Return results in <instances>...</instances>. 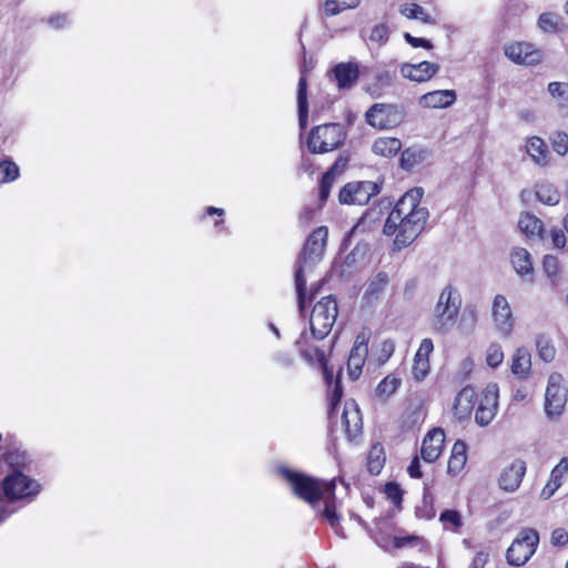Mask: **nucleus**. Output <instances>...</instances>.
Listing matches in <instances>:
<instances>
[{"label": "nucleus", "instance_id": "dca6fc26", "mask_svg": "<svg viewBox=\"0 0 568 568\" xmlns=\"http://www.w3.org/2000/svg\"><path fill=\"white\" fill-rule=\"evenodd\" d=\"M445 443V433L442 428H434L429 430L423 442L420 447V456L426 463L436 462L442 453Z\"/></svg>", "mask_w": 568, "mask_h": 568}, {"label": "nucleus", "instance_id": "a878e982", "mask_svg": "<svg viewBox=\"0 0 568 568\" xmlns=\"http://www.w3.org/2000/svg\"><path fill=\"white\" fill-rule=\"evenodd\" d=\"M511 373L519 377L526 378L531 369V355L525 347L515 351L511 359Z\"/></svg>", "mask_w": 568, "mask_h": 568}, {"label": "nucleus", "instance_id": "4be33fe9", "mask_svg": "<svg viewBox=\"0 0 568 568\" xmlns=\"http://www.w3.org/2000/svg\"><path fill=\"white\" fill-rule=\"evenodd\" d=\"M476 392L473 387H464L456 396L454 403V414L458 419H464L470 415L475 405Z\"/></svg>", "mask_w": 568, "mask_h": 568}, {"label": "nucleus", "instance_id": "338daca9", "mask_svg": "<svg viewBox=\"0 0 568 568\" xmlns=\"http://www.w3.org/2000/svg\"><path fill=\"white\" fill-rule=\"evenodd\" d=\"M394 349H395V347H394L393 342H390V341L383 342L382 352L387 358L393 354Z\"/></svg>", "mask_w": 568, "mask_h": 568}, {"label": "nucleus", "instance_id": "4c0bfd02", "mask_svg": "<svg viewBox=\"0 0 568 568\" xmlns=\"http://www.w3.org/2000/svg\"><path fill=\"white\" fill-rule=\"evenodd\" d=\"M19 175L20 170L17 163L8 158L0 161V184L13 182Z\"/></svg>", "mask_w": 568, "mask_h": 568}, {"label": "nucleus", "instance_id": "b1692460", "mask_svg": "<svg viewBox=\"0 0 568 568\" xmlns=\"http://www.w3.org/2000/svg\"><path fill=\"white\" fill-rule=\"evenodd\" d=\"M397 10L403 17L409 20H418L426 24L436 23V19L429 14L422 6L415 2L399 3Z\"/></svg>", "mask_w": 568, "mask_h": 568}, {"label": "nucleus", "instance_id": "79ce46f5", "mask_svg": "<svg viewBox=\"0 0 568 568\" xmlns=\"http://www.w3.org/2000/svg\"><path fill=\"white\" fill-rule=\"evenodd\" d=\"M359 0H326L324 10L327 16H335L346 9H353L357 7Z\"/></svg>", "mask_w": 568, "mask_h": 568}, {"label": "nucleus", "instance_id": "5fc2aeb1", "mask_svg": "<svg viewBox=\"0 0 568 568\" xmlns=\"http://www.w3.org/2000/svg\"><path fill=\"white\" fill-rule=\"evenodd\" d=\"M433 351H434L433 341L430 338H424L419 344V347L415 354V357L428 358L429 355L433 353Z\"/></svg>", "mask_w": 568, "mask_h": 568}, {"label": "nucleus", "instance_id": "412c9836", "mask_svg": "<svg viewBox=\"0 0 568 568\" xmlns=\"http://www.w3.org/2000/svg\"><path fill=\"white\" fill-rule=\"evenodd\" d=\"M333 74L339 90L351 89L358 80V65L352 62L338 63L333 69Z\"/></svg>", "mask_w": 568, "mask_h": 568}, {"label": "nucleus", "instance_id": "0e129e2a", "mask_svg": "<svg viewBox=\"0 0 568 568\" xmlns=\"http://www.w3.org/2000/svg\"><path fill=\"white\" fill-rule=\"evenodd\" d=\"M345 166H346V160L338 158L335 161V163L333 164V166L327 172H332V178L335 179L336 174L343 172Z\"/></svg>", "mask_w": 568, "mask_h": 568}, {"label": "nucleus", "instance_id": "9d476101", "mask_svg": "<svg viewBox=\"0 0 568 568\" xmlns=\"http://www.w3.org/2000/svg\"><path fill=\"white\" fill-rule=\"evenodd\" d=\"M379 193V187L371 181L351 182L342 187L338 194L342 204L364 205Z\"/></svg>", "mask_w": 568, "mask_h": 568}, {"label": "nucleus", "instance_id": "1a4fd4ad", "mask_svg": "<svg viewBox=\"0 0 568 568\" xmlns=\"http://www.w3.org/2000/svg\"><path fill=\"white\" fill-rule=\"evenodd\" d=\"M368 125L378 130H388L398 126L404 120V112L394 104L375 103L365 114Z\"/></svg>", "mask_w": 568, "mask_h": 568}, {"label": "nucleus", "instance_id": "9b49d317", "mask_svg": "<svg viewBox=\"0 0 568 568\" xmlns=\"http://www.w3.org/2000/svg\"><path fill=\"white\" fill-rule=\"evenodd\" d=\"M3 490L6 496L13 500L37 495L40 491V486L24 474L13 471L4 478Z\"/></svg>", "mask_w": 568, "mask_h": 568}, {"label": "nucleus", "instance_id": "e2e57ef3", "mask_svg": "<svg viewBox=\"0 0 568 568\" xmlns=\"http://www.w3.org/2000/svg\"><path fill=\"white\" fill-rule=\"evenodd\" d=\"M474 368V361L470 357H466L460 364V374L464 378H467Z\"/></svg>", "mask_w": 568, "mask_h": 568}, {"label": "nucleus", "instance_id": "09e8293b", "mask_svg": "<svg viewBox=\"0 0 568 568\" xmlns=\"http://www.w3.org/2000/svg\"><path fill=\"white\" fill-rule=\"evenodd\" d=\"M542 266H544L546 274L550 278L556 280L558 277V275L560 273V265H559V261L556 256L546 255L544 257Z\"/></svg>", "mask_w": 568, "mask_h": 568}, {"label": "nucleus", "instance_id": "6e6d98bb", "mask_svg": "<svg viewBox=\"0 0 568 568\" xmlns=\"http://www.w3.org/2000/svg\"><path fill=\"white\" fill-rule=\"evenodd\" d=\"M551 544L554 546H565L568 544V532L564 528H556L551 532Z\"/></svg>", "mask_w": 568, "mask_h": 568}, {"label": "nucleus", "instance_id": "37998d69", "mask_svg": "<svg viewBox=\"0 0 568 568\" xmlns=\"http://www.w3.org/2000/svg\"><path fill=\"white\" fill-rule=\"evenodd\" d=\"M400 385V379L395 375H387L383 381L377 385L376 394L379 397H389L393 395Z\"/></svg>", "mask_w": 568, "mask_h": 568}, {"label": "nucleus", "instance_id": "774afa93", "mask_svg": "<svg viewBox=\"0 0 568 568\" xmlns=\"http://www.w3.org/2000/svg\"><path fill=\"white\" fill-rule=\"evenodd\" d=\"M315 213H316V211L314 209L306 207L301 213V220L304 222H310L313 219V216L315 215Z\"/></svg>", "mask_w": 568, "mask_h": 568}, {"label": "nucleus", "instance_id": "6e6552de", "mask_svg": "<svg viewBox=\"0 0 568 568\" xmlns=\"http://www.w3.org/2000/svg\"><path fill=\"white\" fill-rule=\"evenodd\" d=\"M539 542L538 532L531 528L523 529L507 549L509 565L520 567L535 554Z\"/></svg>", "mask_w": 568, "mask_h": 568}, {"label": "nucleus", "instance_id": "72a5a7b5", "mask_svg": "<svg viewBox=\"0 0 568 568\" xmlns=\"http://www.w3.org/2000/svg\"><path fill=\"white\" fill-rule=\"evenodd\" d=\"M297 106L300 126L304 130L307 125L308 105H307V87L304 77H301L297 89Z\"/></svg>", "mask_w": 568, "mask_h": 568}, {"label": "nucleus", "instance_id": "0eeeda50", "mask_svg": "<svg viewBox=\"0 0 568 568\" xmlns=\"http://www.w3.org/2000/svg\"><path fill=\"white\" fill-rule=\"evenodd\" d=\"M567 398L568 390L561 374L551 373L548 377L544 403L545 413L549 419L557 420L562 415Z\"/></svg>", "mask_w": 568, "mask_h": 568}, {"label": "nucleus", "instance_id": "c9c22d12", "mask_svg": "<svg viewBox=\"0 0 568 568\" xmlns=\"http://www.w3.org/2000/svg\"><path fill=\"white\" fill-rule=\"evenodd\" d=\"M536 348L538 356L546 363L554 361L556 348L550 337L540 334L536 337Z\"/></svg>", "mask_w": 568, "mask_h": 568}, {"label": "nucleus", "instance_id": "de8ad7c7", "mask_svg": "<svg viewBox=\"0 0 568 568\" xmlns=\"http://www.w3.org/2000/svg\"><path fill=\"white\" fill-rule=\"evenodd\" d=\"M413 376L416 381L424 379L429 372V359L428 358H418L414 356L413 364Z\"/></svg>", "mask_w": 568, "mask_h": 568}, {"label": "nucleus", "instance_id": "a211bd4d", "mask_svg": "<svg viewBox=\"0 0 568 568\" xmlns=\"http://www.w3.org/2000/svg\"><path fill=\"white\" fill-rule=\"evenodd\" d=\"M368 354L367 338L365 334L357 335L347 361V371L352 379H357L362 374L366 356Z\"/></svg>", "mask_w": 568, "mask_h": 568}, {"label": "nucleus", "instance_id": "2f4dec72", "mask_svg": "<svg viewBox=\"0 0 568 568\" xmlns=\"http://www.w3.org/2000/svg\"><path fill=\"white\" fill-rule=\"evenodd\" d=\"M538 28L546 33H559L565 29L562 19L555 12H544L537 21Z\"/></svg>", "mask_w": 568, "mask_h": 568}, {"label": "nucleus", "instance_id": "c03bdc74", "mask_svg": "<svg viewBox=\"0 0 568 568\" xmlns=\"http://www.w3.org/2000/svg\"><path fill=\"white\" fill-rule=\"evenodd\" d=\"M504 361V352L499 344H490L486 351V363L489 367L496 368Z\"/></svg>", "mask_w": 568, "mask_h": 568}, {"label": "nucleus", "instance_id": "5701e85b", "mask_svg": "<svg viewBox=\"0 0 568 568\" xmlns=\"http://www.w3.org/2000/svg\"><path fill=\"white\" fill-rule=\"evenodd\" d=\"M510 261L519 276H528V280L531 281L534 267L530 254L526 248L515 247L510 253Z\"/></svg>", "mask_w": 568, "mask_h": 568}, {"label": "nucleus", "instance_id": "c756f323", "mask_svg": "<svg viewBox=\"0 0 568 568\" xmlns=\"http://www.w3.org/2000/svg\"><path fill=\"white\" fill-rule=\"evenodd\" d=\"M303 357L312 364H317L324 375V379L326 384L332 385L333 384V371L327 367L326 357L322 349L320 348H312L310 351L302 349Z\"/></svg>", "mask_w": 568, "mask_h": 568}, {"label": "nucleus", "instance_id": "ea45409f", "mask_svg": "<svg viewBox=\"0 0 568 568\" xmlns=\"http://www.w3.org/2000/svg\"><path fill=\"white\" fill-rule=\"evenodd\" d=\"M548 93L556 101L558 106L568 105V83L567 82H550L548 84Z\"/></svg>", "mask_w": 568, "mask_h": 568}, {"label": "nucleus", "instance_id": "e433bc0d", "mask_svg": "<svg viewBox=\"0 0 568 568\" xmlns=\"http://www.w3.org/2000/svg\"><path fill=\"white\" fill-rule=\"evenodd\" d=\"M388 283L387 274L384 272L377 273L374 277H372L367 284L365 296L369 300L377 298L382 292L385 290Z\"/></svg>", "mask_w": 568, "mask_h": 568}, {"label": "nucleus", "instance_id": "4d7b16f0", "mask_svg": "<svg viewBox=\"0 0 568 568\" xmlns=\"http://www.w3.org/2000/svg\"><path fill=\"white\" fill-rule=\"evenodd\" d=\"M385 494L395 504H399L402 500V490L397 484L388 483L385 486Z\"/></svg>", "mask_w": 568, "mask_h": 568}, {"label": "nucleus", "instance_id": "49530a36", "mask_svg": "<svg viewBox=\"0 0 568 568\" xmlns=\"http://www.w3.org/2000/svg\"><path fill=\"white\" fill-rule=\"evenodd\" d=\"M389 37V28L384 23L376 24L369 34V40L383 45L387 42Z\"/></svg>", "mask_w": 568, "mask_h": 568}, {"label": "nucleus", "instance_id": "473e14b6", "mask_svg": "<svg viewBox=\"0 0 568 568\" xmlns=\"http://www.w3.org/2000/svg\"><path fill=\"white\" fill-rule=\"evenodd\" d=\"M385 452L382 444L376 443L372 445L367 456V468L373 475H378L385 464Z\"/></svg>", "mask_w": 568, "mask_h": 568}, {"label": "nucleus", "instance_id": "f3484780", "mask_svg": "<svg viewBox=\"0 0 568 568\" xmlns=\"http://www.w3.org/2000/svg\"><path fill=\"white\" fill-rule=\"evenodd\" d=\"M339 419L349 440H353L362 433V416L359 408L354 400H348L345 403Z\"/></svg>", "mask_w": 568, "mask_h": 568}, {"label": "nucleus", "instance_id": "ddd939ff", "mask_svg": "<svg viewBox=\"0 0 568 568\" xmlns=\"http://www.w3.org/2000/svg\"><path fill=\"white\" fill-rule=\"evenodd\" d=\"M491 316L496 329L503 336H509L514 328L515 318L506 296L497 294L494 297L491 305Z\"/></svg>", "mask_w": 568, "mask_h": 568}, {"label": "nucleus", "instance_id": "39448f33", "mask_svg": "<svg viewBox=\"0 0 568 568\" xmlns=\"http://www.w3.org/2000/svg\"><path fill=\"white\" fill-rule=\"evenodd\" d=\"M346 134L339 123H326L312 129L307 148L312 153H327L339 148Z\"/></svg>", "mask_w": 568, "mask_h": 568}, {"label": "nucleus", "instance_id": "3c124183", "mask_svg": "<svg viewBox=\"0 0 568 568\" xmlns=\"http://www.w3.org/2000/svg\"><path fill=\"white\" fill-rule=\"evenodd\" d=\"M568 471V458L562 457L560 462L552 468L550 478L557 483H561L564 475Z\"/></svg>", "mask_w": 568, "mask_h": 568}, {"label": "nucleus", "instance_id": "cd10ccee", "mask_svg": "<svg viewBox=\"0 0 568 568\" xmlns=\"http://www.w3.org/2000/svg\"><path fill=\"white\" fill-rule=\"evenodd\" d=\"M467 446L465 444V442L463 440H457L453 448H452V454H450V457L448 459V467H447V470L450 475L453 476H456L458 475L466 462H467Z\"/></svg>", "mask_w": 568, "mask_h": 568}, {"label": "nucleus", "instance_id": "8fccbe9b", "mask_svg": "<svg viewBox=\"0 0 568 568\" xmlns=\"http://www.w3.org/2000/svg\"><path fill=\"white\" fill-rule=\"evenodd\" d=\"M334 180L335 179L332 178V172H326L323 175L321 183H320V194H318L321 203H324L327 200L331 189H332V185L334 183Z\"/></svg>", "mask_w": 568, "mask_h": 568}, {"label": "nucleus", "instance_id": "aec40b11", "mask_svg": "<svg viewBox=\"0 0 568 568\" xmlns=\"http://www.w3.org/2000/svg\"><path fill=\"white\" fill-rule=\"evenodd\" d=\"M456 100L454 90H435L419 98V105L426 109H442L450 106Z\"/></svg>", "mask_w": 568, "mask_h": 568}, {"label": "nucleus", "instance_id": "7c9ffc66", "mask_svg": "<svg viewBox=\"0 0 568 568\" xmlns=\"http://www.w3.org/2000/svg\"><path fill=\"white\" fill-rule=\"evenodd\" d=\"M535 193L538 201L547 205H556L560 201V193L548 181H540L535 186Z\"/></svg>", "mask_w": 568, "mask_h": 568}, {"label": "nucleus", "instance_id": "7ed1b4c3", "mask_svg": "<svg viewBox=\"0 0 568 568\" xmlns=\"http://www.w3.org/2000/svg\"><path fill=\"white\" fill-rule=\"evenodd\" d=\"M328 230L320 226L307 237L298 256V266L295 272V287L297 293L298 308L301 312L306 303V275L322 260L326 246Z\"/></svg>", "mask_w": 568, "mask_h": 568}, {"label": "nucleus", "instance_id": "680f3d73", "mask_svg": "<svg viewBox=\"0 0 568 568\" xmlns=\"http://www.w3.org/2000/svg\"><path fill=\"white\" fill-rule=\"evenodd\" d=\"M407 471L409 474L410 477L413 478H419L422 477V471H420V464H419V459L418 457H415L408 468H407Z\"/></svg>", "mask_w": 568, "mask_h": 568}, {"label": "nucleus", "instance_id": "603ef678", "mask_svg": "<svg viewBox=\"0 0 568 568\" xmlns=\"http://www.w3.org/2000/svg\"><path fill=\"white\" fill-rule=\"evenodd\" d=\"M394 547L404 548L407 546H418L423 544V540L416 536L395 537L393 540Z\"/></svg>", "mask_w": 568, "mask_h": 568}, {"label": "nucleus", "instance_id": "13d9d810", "mask_svg": "<svg viewBox=\"0 0 568 568\" xmlns=\"http://www.w3.org/2000/svg\"><path fill=\"white\" fill-rule=\"evenodd\" d=\"M561 486V483H557L556 480L549 478L548 483L545 485L540 493V498L544 500L549 499Z\"/></svg>", "mask_w": 568, "mask_h": 568}, {"label": "nucleus", "instance_id": "bb28decb", "mask_svg": "<svg viewBox=\"0 0 568 568\" xmlns=\"http://www.w3.org/2000/svg\"><path fill=\"white\" fill-rule=\"evenodd\" d=\"M400 149V140L392 136H379L372 144L373 153L384 158L395 156Z\"/></svg>", "mask_w": 568, "mask_h": 568}, {"label": "nucleus", "instance_id": "c85d7f7f", "mask_svg": "<svg viewBox=\"0 0 568 568\" xmlns=\"http://www.w3.org/2000/svg\"><path fill=\"white\" fill-rule=\"evenodd\" d=\"M439 523L445 531L460 534L464 526V517L456 509H444L438 517Z\"/></svg>", "mask_w": 568, "mask_h": 568}, {"label": "nucleus", "instance_id": "f03ea898", "mask_svg": "<svg viewBox=\"0 0 568 568\" xmlns=\"http://www.w3.org/2000/svg\"><path fill=\"white\" fill-rule=\"evenodd\" d=\"M280 474L290 484L292 491L298 498L314 506L320 500L324 501L322 516L333 526L338 525L339 517L335 505V481H323L305 474L291 470L286 467L278 469Z\"/></svg>", "mask_w": 568, "mask_h": 568}, {"label": "nucleus", "instance_id": "a18cd8bd", "mask_svg": "<svg viewBox=\"0 0 568 568\" xmlns=\"http://www.w3.org/2000/svg\"><path fill=\"white\" fill-rule=\"evenodd\" d=\"M552 149L559 155L568 152V134L562 131H556L550 135Z\"/></svg>", "mask_w": 568, "mask_h": 568}, {"label": "nucleus", "instance_id": "f704fd0d", "mask_svg": "<svg viewBox=\"0 0 568 568\" xmlns=\"http://www.w3.org/2000/svg\"><path fill=\"white\" fill-rule=\"evenodd\" d=\"M518 226L528 236H540L544 231L542 222L530 213H524L520 215Z\"/></svg>", "mask_w": 568, "mask_h": 568}, {"label": "nucleus", "instance_id": "864d4df0", "mask_svg": "<svg viewBox=\"0 0 568 568\" xmlns=\"http://www.w3.org/2000/svg\"><path fill=\"white\" fill-rule=\"evenodd\" d=\"M404 39L414 48H424L427 50H430L433 48V44L429 40L424 38H415L408 32L404 33Z\"/></svg>", "mask_w": 568, "mask_h": 568}, {"label": "nucleus", "instance_id": "f8f14e48", "mask_svg": "<svg viewBox=\"0 0 568 568\" xmlns=\"http://www.w3.org/2000/svg\"><path fill=\"white\" fill-rule=\"evenodd\" d=\"M499 389L497 384H488L484 389L476 409L475 420L480 426H487L498 410Z\"/></svg>", "mask_w": 568, "mask_h": 568}, {"label": "nucleus", "instance_id": "423d86ee", "mask_svg": "<svg viewBox=\"0 0 568 568\" xmlns=\"http://www.w3.org/2000/svg\"><path fill=\"white\" fill-rule=\"evenodd\" d=\"M338 314L337 303L333 296L323 297L312 311L310 325L314 337L324 338L332 329Z\"/></svg>", "mask_w": 568, "mask_h": 568}, {"label": "nucleus", "instance_id": "052dcab7", "mask_svg": "<svg viewBox=\"0 0 568 568\" xmlns=\"http://www.w3.org/2000/svg\"><path fill=\"white\" fill-rule=\"evenodd\" d=\"M551 241L555 247L562 248L566 244V236L561 230L554 229L550 232Z\"/></svg>", "mask_w": 568, "mask_h": 568}, {"label": "nucleus", "instance_id": "58836bf2", "mask_svg": "<svg viewBox=\"0 0 568 568\" xmlns=\"http://www.w3.org/2000/svg\"><path fill=\"white\" fill-rule=\"evenodd\" d=\"M425 158V151L418 148H408L402 152L400 166L405 170H410L416 164L420 163Z\"/></svg>", "mask_w": 568, "mask_h": 568}, {"label": "nucleus", "instance_id": "69168bd1", "mask_svg": "<svg viewBox=\"0 0 568 568\" xmlns=\"http://www.w3.org/2000/svg\"><path fill=\"white\" fill-rule=\"evenodd\" d=\"M487 557H488L487 554L478 552L473 560L474 568H484V566L487 561Z\"/></svg>", "mask_w": 568, "mask_h": 568}, {"label": "nucleus", "instance_id": "6ab92c4d", "mask_svg": "<svg viewBox=\"0 0 568 568\" xmlns=\"http://www.w3.org/2000/svg\"><path fill=\"white\" fill-rule=\"evenodd\" d=\"M439 70L435 63L423 61L416 64L404 63L400 67V74L410 81L424 82L433 78Z\"/></svg>", "mask_w": 568, "mask_h": 568}, {"label": "nucleus", "instance_id": "2eb2a0df", "mask_svg": "<svg viewBox=\"0 0 568 568\" xmlns=\"http://www.w3.org/2000/svg\"><path fill=\"white\" fill-rule=\"evenodd\" d=\"M527 466L526 463L521 459L513 460L508 466H506L498 478V486L500 489L507 493L516 491L526 474Z\"/></svg>", "mask_w": 568, "mask_h": 568}, {"label": "nucleus", "instance_id": "bf43d9fd", "mask_svg": "<svg viewBox=\"0 0 568 568\" xmlns=\"http://www.w3.org/2000/svg\"><path fill=\"white\" fill-rule=\"evenodd\" d=\"M49 24L57 30H60L69 24L67 14L58 13L49 19Z\"/></svg>", "mask_w": 568, "mask_h": 568}, {"label": "nucleus", "instance_id": "4468645a", "mask_svg": "<svg viewBox=\"0 0 568 568\" xmlns=\"http://www.w3.org/2000/svg\"><path fill=\"white\" fill-rule=\"evenodd\" d=\"M505 55L517 64L536 65L542 61V51L529 42H513L505 47Z\"/></svg>", "mask_w": 568, "mask_h": 568}, {"label": "nucleus", "instance_id": "f257e3e1", "mask_svg": "<svg viewBox=\"0 0 568 568\" xmlns=\"http://www.w3.org/2000/svg\"><path fill=\"white\" fill-rule=\"evenodd\" d=\"M423 189L408 190L388 214L383 233L395 235L394 247L398 251L409 246L426 226L429 212L422 205Z\"/></svg>", "mask_w": 568, "mask_h": 568}, {"label": "nucleus", "instance_id": "20e7f679", "mask_svg": "<svg viewBox=\"0 0 568 568\" xmlns=\"http://www.w3.org/2000/svg\"><path fill=\"white\" fill-rule=\"evenodd\" d=\"M462 306V297L456 288L447 285L439 294L434 310V329L445 333L456 323Z\"/></svg>", "mask_w": 568, "mask_h": 568}, {"label": "nucleus", "instance_id": "393cba45", "mask_svg": "<svg viewBox=\"0 0 568 568\" xmlns=\"http://www.w3.org/2000/svg\"><path fill=\"white\" fill-rule=\"evenodd\" d=\"M526 151L537 165L546 166L549 164V152L540 138H529L526 143Z\"/></svg>", "mask_w": 568, "mask_h": 568}, {"label": "nucleus", "instance_id": "a19ab883", "mask_svg": "<svg viewBox=\"0 0 568 568\" xmlns=\"http://www.w3.org/2000/svg\"><path fill=\"white\" fill-rule=\"evenodd\" d=\"M342 396H343V389H342L339 377H337L334 381L333 387L329 392L328 418L332 423L336 422L338 418L337 404L339 403Z\"/></svg>", "mask_w": 568, "mask_h": 568}]
</instances>
